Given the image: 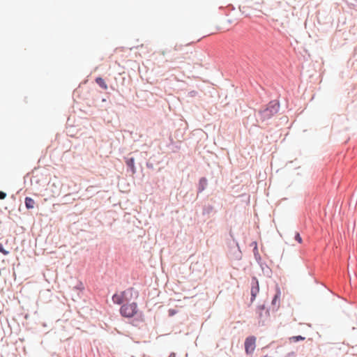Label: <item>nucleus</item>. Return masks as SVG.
I'll use <instances>...</instances> for the list:
<instances>
[{"label": "nucleus", "instance_id": "nucleus-33", "mask_svg": "<svg viewBox=\"0 0 357 357\" xmlns=\"http://www.w3.org/2000/svg\"><path fill=\"white\" fill-rule=\"evenodd\" d=\"M309 275L313 276V274L311 272H309Z\"/></svg>", "mask_w": 357, "mask_h": 357}, {"label": "nucleus", "instance_id": "nucleus-31", "mask_svg": "<svg viewBox=\"0 0 357 357\" xmlns=\"http://www.w3.org/2000/svg\"><path fill=\"white\" fill-rule=\"evenodd\" d=\"M174 147H175V149H176V150L180 149V146H178V145H175V146H174Z\"/></svg>", "mask_w": 357, "mask_h": 357}, {"label": "nucleus", "instance_id": "nucleus-22", "mask_svg": "<svg viewBox=\"0 0 357 357\" xmlns=\"http://www.w3.org/2000/svg\"><path fill=\"white\" fill-rule=\"evenodd\" d=\"M75 288L80 291H82L84 289V284L82 282H79V283L76 285Z\"/></svg>", "mask_w": 357, "mask_h": 357}, {"label": "nucleus", "instance_id": "nucleus-12", "mask_svg": "<svg viewBox=\"0 0 357 357\" xmlns=\"http://www.w3.org/2000/svg\"><path fill=\"white\" fill-rule=\"evenodd\" d=\"M208 185V180L206 177H201L197 186V194L202 192Z\"/></svg>", "mask_w": 357, "mask_h": 357}, {"label": "nucleus", "instance_id": "nucleus-10", "mask_svg": "<svg viewBox=\"0 0 357 357\" xmlns=\"http://www.w3.org/2000/svg\"><path fill=\"white\" fill-rule=\"evenodd\" d=\"M256 337L255 336H248L245 338L244 346L245 353L249 355L252 354L255 349Z\"/></svg>", "mask_w": 357, "mask_h": 357}, {"label": "nucleus", "instance_id": "nucleus-2", "mask_svg": "<svg viewBox=\"0 0 357 357\" xmlns=\"http://www.w3.org/2000/svg\"><path fill=\"white\" fill-rule=\"evenodd\" d=\"M280 107L278 100H271L264 107L258 110V116L261 122L271 119L279 112Z\"/></svg>", "mask_w": 357, "mask_h": 357}, {"label": "nucleus", "instance_id": "nucleus-4", "mask_svg": "<svg viewBox=\"0 0 357 357\" xmlns=\"http://www.w3.org/2000/svg\"><path fill=\"white\" fill-rule=\"evenodd\" d=\"M47 185L49 186L52 197H57L61 195L63 184L56 177L53 179L50 178V183Z\"/></svg>", "mask_w": 357, "mask_h": 357}, {"label": "nucleus", "instance_id": "nucleus-16", "mask_svg": "<svg viewBox=\"0 0 357 357\" xmlns=\"http://www.w3.org/2000/svg\"><path fill=\"white\" fill-rule=\"evenodd\" d=\"M252 244H254L255 245V247L253 248V254H254V257H255V259L256 260V261L257 262V264L259 265V266H261V257L259 253V251H258V248H257V242L254 241L252 243Z\"/></svg>", "mask_w": 357, "mask_h": 357}, {"label": "nucleus", "instance_id": "nucleus-3", "mask_svg": "<svg viewBox=\"0 0 357 357\" xmlns=\"http://www.w3.org/2000/svg\"><path fill=\"white\" fill-rule=\"evenodd\" d=\"M120 314L125 318L131 319L139 312L136 302L124 303L120 307Z\"/></svg>", "mask_w": 357, "mask_h": 357}, {"label": "nucleus", "instance_id": "nucleus-21", "mask_svg": "<svg viewBox=\"0 0 357 357\" xmlns=\"http://www.w3.org/2000/svg\"><path fill=\"white\" fill-rule=\"evenodd\" d=\"M294 240L296 241L298 243H301L303 242L302 237L301 236L299 232H296L294 236Z\"/></svg>", "mask_w": 357, "mask_h": 357}, {"label": "nucleus", "instance_id": "nucleus-6", "mask_svg": "<svg viewBox=\"0 0 357 357\" xmlns=\"http://www.w3.org/2000/svg\"><path fill=\"white\" fill-rule=\"evenodd\" d=\"M256 313L258 314L259 324L264 325L265 320L269 317V309H266L264 304L259 305Z\"/></svg>", "mask_w": 357, "mask_h": 357}, {"label": "nucleus", "instance_id": "nucleus-15", "mask_svg": "<svg viewBox=\"0 0 357 357\" xmlns=\"http://www.w3.org/2000/svg\"><path fill=\"white\" fill-rule=\"evenodd\" d=\"M24 202L27 210L33 209L35 208L36 202L31 197H26L24 198Z\"/></svg>", "mask_w": 357, "mask_h": 357}, {"label": "nucleus", "instance_id": "nucleus-29", "mask_svg": "<svg viewBox=\"0 0 357 357\" xmlns=\"http://www.w3.org/2000/svg\"><path fill=\"white\" fill-rule=\"evenodd\" d=\"M261 266H260V267L261 268L262 270H264V266L268 267L266 264L265 262H262L261 261Z\"/></svg>", "mask_w": 357, "mask_h": 357}, {"label": "nucleus", "instance_id": "nucleus-17", "mask_svg": "<svg viewBox=\"0 0 357 357\" xmlns=\"http://www.w3.org/2000/svg\"><path fill=\"white\" fill-rule=\"evenodd\" d=\"M96 83L102 89L106 90L107 89L108 86L107 84L105 83L103 78L101 77H97L95 79Z\"/></svg>", "mask_w": 357, "mask_h": 357}, {"label": "nucleus", "instance_id": "nucleus-5", "mask_svg": "<svg viewBox=\"0 0 357 357\" xmlns=\"http://www.w3.org/2000/svg\"><path fill=\"white\" fill-rule=\"evenodd\" d=\"M210 202L211 203H205L202 206V217L203 218L204 221H206V220L209 218L211 215L217 212L213 204V203L215 202V200L213 198H211Z\"/></svg>", "mask_w": 357, "mask_h": 357}, {"label": "nucleus", "instance_id": "nucleus-20", "mask_svg": "<svg viewBox=\"0 0 357 357\" xmlns=\"http://www.w3.org/2000/svg\"><path fill=\"white\" fill-rule=\"evenodd\" d=\"M314 283L316 284H321L322 286H324L329 292H331V294H333V292L324 283V282H319L317 278H314Z\"/></svg>", "mask_w": 357, "mask_h": 357}, {"label": "nucleus", "instance_id": "nucleus-23", "mask_svg": "<svg viewBox=\"0 0 357 357\" xmlns=\"http://www.w3.org/2000/svg\"><path fill=\"white\" fill-rule=\"evenodd\" d=\"M197 94H198V92L195 90H192L188 92V96L192 97V98L195 97Z\"/></svg>", "mask_w": 357, "mask_h": 357}, {"label": "nucleus", "instance_id": "nucleus-32", "mask_svg": "<svg viewBox=\"0 0 357 357\" xmlns=\"http://www.w3.org/2000/svg\"><path fill=\"white\" fill-rule=\"evenodd\" d=\"M24 317L25 319H27L28 315H27V314H25V315L24 316Z\"/></svg>", "mask_w": 357, "mask_h": 357}, {"label": "nucleus", "instance_id": "nucleus-11", "mask_svg": "<svg viewBox=\"0 0 357 357\" xmlns=\"http://www.w3.org/2000/svg\"><path fill=\"white\" fill-rule=\"evenodd\" d=\"M144 314L142 311H139L134 316V317L132 318V320L130 321V324L135 327L140 328L141 325L144 322Z\"/></svg>", "mask_w": 357, "mask_h": 357}, {"label": "nucleus", "instance_id": "nucleus-19", "mask_svg": "<svg viewBox=\"0 0 357 357\" xmlns=\"http://www.w3.org/2000/svg\"><path fill=\"white\" fill-rule=\"evenodd\" d=\"M305 339V337L302 335H295L290 338V340L294 342L302 341V340H304Z\"/></svg>", "mask_w": 357, "mask_h": 357}, {"label": "nucleus", "instance_id": "nucleus-27", "mask_svg": "<svg viewBox=\"0 0 357 357\" xmlns=\"http://www.w3.org/2000/svg\"><path fill=\"white\" fill-rule=\"evenodd\" d=\"M295 356H296L295 352H294V351H291V352L287 353V354L285 355V356H284V357H295Z\"/></svg>", "mask_w": 357, "mask_h": 357}, {"label": "nucleus", "instance_id": "nucleus-18", "mask_svg": "<svg viewBox=\"0 0 357 357\" xmlns=\"http://www.w3.org/2000/svg\"><path fill=\"white\" fill-rule=\"evenodd\" d=\"M31 174H27L26 176H24V188H26V190L28 189V188L30 185L29 184V178H31Z\"/></svg>", "mask_w": 357, "mask_h": 357}, {"label": "nucleus", "instance_id": "nucleus-25", "mask_svg": "<svg viewBox=\"0 0 357 357\" xmlns=\"http://www.w3.org/2000/svg\"><path fill=\"white\" fill-rule=\"evenodd\" d=\"M146 165V167L148 169H154V165L151 162H147Z\"/></svg>", "mask_w": 357, "mask_h": 357}, {"label": "nucleus", "instance_id": "nucleus-13", "mask_svg": "<svg viewBox=\"0 0 357 357\" xmlns=\"http://www.w3.org/2000/svg\"><path fill=\"white\" fill-rule=\"evenodd\" d=\"M280 295H281L280 289L278 287H276V292H275V294L272 299V301H271V305H273V311H277L279 307V305H278L275 307V305H276L278 301L280 299Z\"/></svg>", "mask_w": 357, "mask_h": 357}, {"label": "nucleus", "instance_id": "nucleus-9", "mask_svg": "<svg viewBox=\"0 0 357 357\" xmlns=\"http://www.w3.org/2000/svg\"><path fill=\"white\" fill-rule=\"evenodd\" d=\"M130 155L131 153H129L127 156H124L123 160L127 167V172L134 175L137 172V169L135 167V158L132 156H130Z\"/></svg>", "mask_w": 357, "mask_h": 357}, {"label": "nucleus", "instance_id": "nucleus-8", "mask_svg": "<svg viewBox=\"0 0 357 357\" xmlns=\"http://www.w3.org/2000/svg\"><path fill=\"white\" fill-rule=\"evenodd\" d=\"M250 302L253 303L259 292V284L256 276L251 278Z\"/></svg>", "mask_w": 357, "mask_h": 357}, {"label": "nucleus", "instance_id": "nucleus-28", "mask_svg": "<svg viewBox=\"0 0 357 357\" xmlns=\"http://www.w3.org/2000/svg\"><path fill=\"white\" fill-rule=\"evenodd\" d=\"M6 197V194L2 191H0V199H3Z\"/></svg>", "mask_w": 357, "mask_h": 357}, {"label": "nucleus", "instance_id": "nucleus-1", "mask_svg": "<svg viewBox=\"0 0 357 357\" xmlns=\"http://www.w3.org/2000/svg\"><path fill=\"white\" fill-rule=\"evenodd\" d=\"M50 178L47 170H35L29 178V184L34 190H38L40 188H44L50 183Z\"/></svg>", "mask_w": 357, "mask_h": 357}, {"label": "nucleus", "instance_id": "nucleus-14", "mask_svg": "<svg viewBox=\"0 0 357 357\" xmlns=\"http://www.w3.org/2000/svg\"><path fill=\"white\" fill-rule=\"evenodd\" d=\"M112 300L114 304H117V305H122L125 303L124 300H123V295H122V292H121L119 294L117 293H115L114 294H113V296L112 297Z\"/></svg>", "mask_w": 357, "mask_h": 357}, {"label": "nucleus", "instance_id": "nucleus-30", "mask_svg": "<svg viewBox=\"0 0 357 357\" xmlns=\"http://www.w3.org/2000/svg\"><path fill=\"white\" fill-rule=\"evenodd\" d=\"M169 357H176V354L174 353H171Z\"/></svg>", "mask_w": 357, "mask_h": 357}, {"label": "nucleus", "instance_id": "nucleus-7", "mask_svg": "<svg viewBox=\"0 0 357 357\" xmlns=\"http://www.w3.org/2000/svg\"><path fill=\"white\" fill-rule=\"evenodd\" d=\"M121 292L125 303H130L132 299L139 296V291L134 287H129Z\"/></svg>", "mask_w": 357, "mask_h": 357}, {"label": "nucleus", "instance_id": "nucleus-34", "mask_svg": "<svg viewBox=\"0 0 357 357\" xmlns=\"http://www.w3.org/2000/svg\"><path fill=\"white\" fill-rule=\"evenodd\" d=\"M356 2H357V0H354Z\"/></svg>", "mask_w": 357, "mask_h": 357}, {"label": "nucleus", "instance_id": "nucleus-24", "mask_svg": "<svg viewBox=\"0 0 357 357\" xmlns=\"http://www.w3.org/2000/svg\"><path fill=\"white\" fill-rule=\"evenodd\" d=\"M0 252L3 253L4 255H7L8 254V251H6L1 243H0Z\"/></svg>", "mask_w": 357, "mask_h": 357}, {"label": "nucleus", "instance_id": "nucleus-26", "mask_svg": "<svg viewBox=\"0 0 357 357\" xmlns=\"http://www.w3.org/2000/svg\"><path fill=\"white\" fill-rule=\"evenodd\" d=\"M169 316L172 317L174 316L176 313V310L174 309H169Z\"/></svg>", "mask_w": 357, "mask_h": 357}]
</instances>
